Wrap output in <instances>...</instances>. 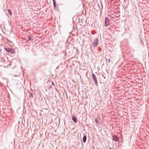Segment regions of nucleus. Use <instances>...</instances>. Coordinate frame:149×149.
<instances>
[{"label":"nucleus","mask_w":149,"mask_h":149,"mask_svg":"<svg viewBox=\"0 0 149 149\" xmlns=\"http://www.w3.org/2000/svg\"><path fill=\"white\" fill-rule=\"evenodd\" d=\"M98 38H96L92 43L91 48H92V47L94 48L95 47L97 46L98 45Z\"/></svg>","instance_id":"f257e3e1"},{"label":"nucleus","mask_w":149,"mask_h":149,"mask_svg":"<svg viewBox=\"0 0 149 149\" xmlns=\"http://www.w3.org/2000/svg\"><path fill=\"white\" fill-rule=\"evenodd\" d=\"M92 77L93 80L94 81V82L95 85L97 86H98V82L97 80V79L96 76L95 74H92Z\"/></svg>","instance_id":"f03ea898"},{"label":"nucleus","mask_w":149,"mask_h":149,"mask_svg":"<svg viewBox=\"0 0 149 149\" xmlns=\"http://www.w3.org/2000/svg\"><path fill=\"white\" fill-rule=\"evenodd\" d=\"M110 20L106 17L104 19V26L105 27H107L109 24Z\"/></svg>","instance_id":"7ed1b4c3"},{"label":"nucleus","mask_w":149,"mask_h":149,"mask_svg":"<svg viewBox=\"0 0 149 149\" xmlns=\"http://www.w3.org/2000/svg\"><path fill=\"white\" fill-rule=\"evenodd\" d=\"M4 50H5L6 52L10 53L11 54H13L14 51V50L13 49H11L8 47L7 48H4Z\"/></svg>","instance_id":"20e7f679"},{"label":"nucleus","mask_w":149,"mask_h":149,"mask_svg":"<svg viewBox=\"0 0 149 149\" xmlns=\"http://www.w3.org/2000/svg\"><path fill=\"white\" fill-rule=\"evenodd\" d=\"M72 120L75 123H77V118L76 116L74 115L72 116Z\"/></svg>","instance_id":"39448f33"},{"label":"nucleus","mask_w":149,"mask_h":149,"mask_svg":"<svg viewBox=\"0 0 149 149\" xmlns=\"http://www.w3.org/2000/svg\"><path fill=\"white\" fill-rule=\"evenodd\" d=\"M113 139L115 141H118L119 140L118 138L116 136H113Z\"/></svg>","instance_id":"423d86ee"},{"label":"nucleus","mask_w":149,"mask_h":149,"mask_svg":"<svg viewBox=\"0 0 149 149\" xmlns=\"http://www.w3.org/2000/svg\"><path fill=\"white\" fill-rule=\"evenodd\" d=\"M83 142L85 143L86 140V135L84 136L83 138Z\"/></svg>","instance_id":"0eeeda50"},{"label":"nucleus","mask_w":149,"mask_h":149,"mask_svg":"<svg viewBox=\"0 0 149 149\" xmlns=\"http://www.w3.org/2000/svg\"><path fill=\"white\" fill-rule=\"evenodd\" d=\"M8 12L9 15L11 16L12 15V13L10 9H8Z\"/></svg>","instance_id":"6e6552de"},{"label":"nucleus","mask_w":149,"mask_h":149,"mask_svg":"<svg viewBox=\"0 0 149 149\" xmlns=\"http://www.w3.org/2000/svg\"><path fill=\"white\" fill-rule=\"evenodd\" d=\"M32 36H31L29 35L28 37V39L30 41L31 40Z\"/></svg>","instance_id":"1a4fd4ad"},{"label":"nucleus","mask_w":149,"mask_h":149,"mask_svg":"<svg viewBox=\"0 0 149 149\" xmlns=\"http://www.w3.org/2000/svg\"><path fill=\"white\" fill-rule=\"evenodd\" d=\"M53 5L54 7H56V3L55 1V0H53Z\"/></svg>","instance_id":"9d476101"},{"label":"nucleus","mask_w":149,"mask_h":149,"mask_svg":"<svg viewBox=\"0 0 149 149\" xmlns=\"http://www.w3.org/2000/svg\"><path fill=\"white\" fill-rule=\"evenodd\" d=\"M30 96L32 97H33V95L32 93H30Z\"/></svg>","instance_id":"9b49d317"},{"label":"nucleus","mask_w":149,"mask_h":149,"mask_svg":"<svg viewBox=\"0 0 149 149\" xmlns=\"http://www.w3.org/2000/svg\"><path fill=\"white\" fill-rule=\"evenodd\" d=\"M95 33V31H91V33L92 34H94Z\"/></svg>","instance_id":"f8f14e48"},{"label":"nucleus","mask_w":149,"mask_h":149,"mask_svg":"<svg viewBox=\"0 0 149 149\" xmlns=\"http://www.w3.org/2000/svg\"><path fill=\"white\" fill-rule=\"evenodd\" d=\"M98 119H96V118L95 119V122L96 123H98Z\"/></svg>","instance_id":"ddd939ff"},{"label":"nucleus","mask_w":149,"mask_h":149,"mask_svg":"<svg viewBox=\"0 0 149 149\" xmlns=\"http://www.w3.org/2000/svg\"><path fill=\"white\" fill-rule=\"evenodd\" d=\"M108 61V62H109V63H110V59H109Z\"/></svg>","instance_id":"4468645a"},{"label":"nucleus","mask_w":149,"mask_h":149,"mask_svg":"<svg viewBox=\"0 0 149 149\" xmlns=\"http://www.w3.org/2000/svg\"><path fill=\"white\" fill-rule=\"evenodd\" d=\"M52 84L53 85H54V83L53 82H52Z\"/></svg>","instance_id":"2eb2a0df"},{"label":"nucleus","mask_w":149,"mask_h":149,"mask_svg":"<svg viewBox=\"0 0 149 149\" xmlns=\"http://www.w3.org/2000/svg\"><path fill=\"white\" fill-rule=\"evenodd\" d=\"M110 149H112V148H110Z\"/></svg>","instance_id":"dca6fc26"}]
</instances>
